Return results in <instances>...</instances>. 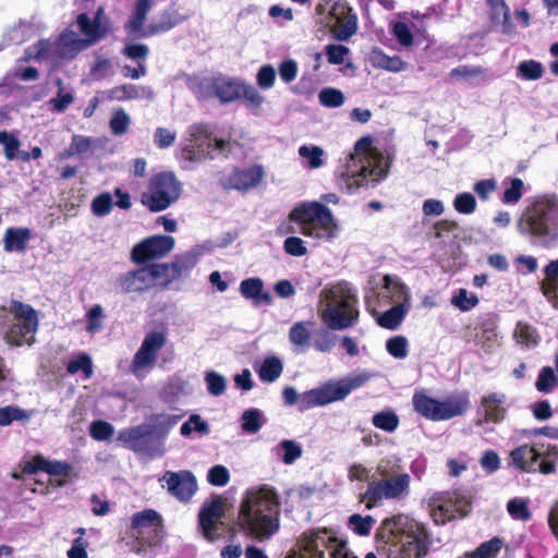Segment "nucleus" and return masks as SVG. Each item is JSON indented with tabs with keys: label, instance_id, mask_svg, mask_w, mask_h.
Returning a JSON list of instances; mask_svg holds the SVG:
<instances>
[{
	"label": "nucleus",
	"instance_id": "obj_42",
	"mask_svg": "<svg viewBox=\"0 0 558 558\" xmlns=\"http://www.w3.org/2000/svg\"><path fill=\"white\" fill-rule=\"evenodd\" d=\"M489 15L493 23H500L502 26V33L510 34L513 29V25L510 21L511 13L510 9L505 0H489Z\"/></svg>",
	"mask_w": 558,
	"mask_h": 558
},
{
	"label": "nucleus",
	"instance_id": "obj_54",
	"mask_svg": "<svg viewBox=\"0 0 558 558\" xmlns=\"http://www.w3.org/2000/svg\"><path fill=\"white\" fill-rule=\"evenodd\" d=\"M264 422L262 420V413L258 409L252 408L243 412L242 414V429L247 434L257 433Z\"/></svg>",
	"mask_w": 558,
	"mask_h": 558
},
{
	"label": "nucleus",
	"instance_id": "obj_7",
	"mask_svg": "<svg viewBox=\"0 0 558 558\" xmlns=\"http://www.w3.org/2000/svg\"><path fill=\"white\" fill-rule=\"evenodd\" d=\"M325 550L329 551L330 558H351L347 542L340 541L328 529L304 532L300 539V550L290 553L288 558H324Z\"/></svg>",
	"mask_w": 558,
	"mask_h": 558
},
{
	"label": "nucleus",
	"instance_id": "obj_41",
	"mask_svg": "<svg viewBox=\"0 0 558 558\" xmlns=\"http://www.w3.org/2000/svg\"><path fill=\"white\" fill-rule=\"evenodd\" d=\"M409 308L407 304H395L377 317V324L383 328L395 330L403 322Z\"/></svg>",
	"mask_w": 558,
	"mask_h": 558
},
{
	"label": "nucleus",
	"instance_id": "obj_62",
	"mask_svg": "<svg viewBox=\"0 0 558 558\" xmlns=\"http://www.w3.org/2000/svg\"><path fill=\"white\" fill-rule=\"evenodd\" d=\"M510 187L504 191L501 201L504 204H517L523 195L524 183L520 178H510Z\"/></svg>",
	"mask_w": 558,
	"mask_h": 558
},
{
	"label": "nucleus",
	"instance_id": "obj_56",
	"mask_svg": "<svg viewBox=\"0 0 558 558\" xmlns=\"http://www.w3.org/2000/svg\"><path fill=\"white\" fill-rule=\"evenodd\" d=\"M408 339L402 335L393 336L386 341V350L395 359H405L408 356Z\"/></svg>",
	"mask_w": 558,
	"mask_h": 558
},
{
	"label": "nucleus",
	"instance_id": "obj_5",
	"mask_svg": "<svg viewBox=\"0 0 558 558\" xmlns=\"http://www.w3.org/2000/svg\"><path fill=\"white\" fill-rule=\"evenodd\" d=\"M289 220L301 226L300 232L314 239H331L336 235L337 223L332 211L319 202H308L294 207Z\"/></svg>",
	"mask_w": 558,
	"mask_h": 558
},
{
	"label": "nucleus",
	"instance_id": "obj_13",
	"mask_svg": "<svg viewBox=\"0 0 558 558\" xmlns=\"http://www.w3.org/2000/svg\"><path fill=\"white\" fill-rule=\"evenodd\" d=\"M155 429L154 425L140 424L121 430L118 440L137 454L155 458L163 453V440L154 435Z\"/></svg>",
	"mask_w": 558,
	"mask_h": 558
},
{
	"label": "nucleus",
	"instance_id": "obj_22",
	"mask_svg": "<svg viewBox=\"0 0 558 558\" xmlns=\"http://www.w3.org/2000/svg\"><path fill=\"white\" fill-rule=\"evenodd\" d=\"M167 336L162 331H151L147 333L141 348L135 353L132 366L143 368L155 363L159 351L165 347Z\"/></svg>",
	"mask_w": 558,
	"mask_h": 558
},
{
	"label": "nucleus",
	"instance_id": "obj_59",
	"mask_svg": "<svg viewBox=\"0 0 558 558\" xmlns=\"http://www.w3.org/2000/svg\"><path fill=\"white\" fill-rule=\"evenodd\" d=\"M514 336L519 343L526 347L536 345L538 343V336L535 328L526 323L519 322L517 324Z\"/></svg>",
	"mask_w": 558,
	"mask_h": 558
},
{
	"label": "nucleus",
	"instance_id": "obj_19",
	"mask_svg": "<svg viewBox=\"0 0 558 558\" xmlns=\"http://www.w3.org/2000/svg\"><path fill=\"white\" fill-rule=\"evenodd\" d=\"M160 482H166L167 490L172 497L185 504L191 501L198 489L197 480L189 470L167 471Z\"/></svg>",
	"mask_w": 558,
	"mask_h": 558
},
{
	"label": "nucleus",
	"instance_id": "obj_60",
	"mask_svg": "<svg viewBox=\"0 0 558 558\" xmlns=\"http://www.w3.org/2000/svg\"><path fill=\"white\" fill-rule=\"evenodd\" d=\"M476 199L473 194L463 192L453 199L454 209L462 215H471L476 210Z\"/></svg>",
	"mask_w": 558,
	"mask_h": 558
},
{
	"label": "nucleus",
	"instance_id": "obj_50",
	"mask_svg": "<svg viewBox=\"0 0 558 558\" xmlns=\"http://www.w3.org/2000/svg\"><path fill=\"white\" fill-rule=\"evenodd\" d=\"M31 412L19 407L7 405L0 408V426H8L13 422H27L31 418Z\"/></svg>",
	"mask_w": 558,
	"mask_h": 558
},
{
	"label": "nucleus",
	"instance_id": "obj_8",
	"mask_svg": "<svg viewBox=\"0 0 558 558\" xmlns=\"http://www.w3.org/2000/svg\"><path fill=\"white\" fill-rule=\"evenodd\" d=\"M182 183L170 171L154 174L147 184V191L141 194V203L150 213H159L169 208L181 196Z\"/></svg>",
	"mask_w": 558,
	"mask_h": 558
},
{
	"label": "nucleus",
	"instance_id": "obj_45",
	"mask_svg": "<svg viewBox=\"0 0 558 558\" xmlns=\"http://www.w3.org/2000/svg\"><path fill=\"white\" fill-rule=\"evenodd\" d=\"M538 449L541 453V473L544 475L555 473L558 461V446L549 444L544 448V445H541Z\"/></svg>",
	"mask_w": 558,
	"mask_h": 558
},
{
	"label": "nucleus",
	"instance_id": "obj_15",
	"mask_svg": "<svg viewBox=\"0 0 558 558\" xmlns=\"http://www.w3.org/2000/svg\"><path fill=\"white\" fill-rule=\"evenodd\" d=\"M225 504L220 496L205 500L198 512V531L207 542L218 541L222 536Z\"/></svg>",
	"mask_w": 558,
	"mask_h": 558
},
{
	"label": "nucleus",
	"instance_id": "obj_26",
	"mask_svg": "<svg viewBox=\"0 0 558 558\" xmlns=\"http://www.w3.org/2000/svg\"><path fill=\"white\" fill-rule=\"evenodd\" d=\"M464 339L468 343L474 342L485 352H489L497 340L496 325L493 320L487 319L474 328L468 327Z\"/></svg>",
	"mask_w": 558,
	"mask_h": 558
},
{
	"label": "nucleus",
	"instance_id": "obj_30",
	"mask_svg": "<svg viewBox=\"0 0 558 558\" xmlns=\"http://www.w3.org/2000/svg\"><path fill=\"white\" fill-rule=\"evenodd\" d=\"M544 279L539 282L543 295L558 310V259L550 260L543 269Z\"/></svg>",
	"mask_w": 558,
	"mask_h": 558
},
{
	"label": "nucleus",
	"instance_id": "obj_27",
	"mask_svg": "<svg viewBox=\"0 0 558 558\" xmlns=\"http://www.w3.org/2000/svg\"><path fill=\"white\" fill-rule=\"evenodd\" d=\"M386 303L407 304L410 306V292L408 287L398 278L385 275L383 278V292L379 294Z\"/></svg>",
	"mask_w": 558,
	"mask_h": 558
},
{
	"label": "nucleus",
	"instance_id": "obj_6",
	"mask_svg": "<svg viewBox=\"0 0 558 558\" xmlns=\"http://www.w3.org/2000/svg\"><path fill=\"white\" fill-rule=\"evenodd\" d=\"M371 375L363 372L351 374L337 381H328L319 388L311 389L301 395V410L326 405L345 399L353 390L363 387Z\"/></svg>",
	"mask_w": 558,
	"mask_h": 558
},
{
	"label": "nucleus",
	"instance_id": "obj_52",
	"mask_svg": "<svg viewBox=\"0 0 558 558\" xmlns=\"http://www.w3.org/2000/svg\"><path fill=\"white\" fill-rule=\"evenodd\" d=\"M80 371L83 372L85 378H90L93 376V362L92 357L87 353H80L66 365V372L69 374L74 375Z\"/></svg>",
	"mask_w": 558,
	"mask_h": 558
},
{
	"label": "nucleus",
	"instance_id": "obj_55",
	"mask_svg": "<svg viewBox=\"0 0 558 558\" xmlns=\"http://www.w3.org/2000/svg\"><path fill=\"white\" fill-rule=\"evenodd\" d=\"M319 102L327 108H338L344 104V95L340 89L325 87L318 94Z\"/></svg>",
	"mask_w": 558,
	"mask_h": 558
},
{
	"label": "nucleus",
	"instance_id": "obj_61",
	"mask_svg": "<svg viewBox=\"0 0 558 558\" xmlns=\"http://www.w3.org/2000/svg\"><path fill=\"white\" fill-rule=\"evenodd\" d=\"M278 447L283 450L282 462L284 464H292L302 457V447L294 440L283 439Z\"/></svg>",
	"mask_w": 558,
	"mask_h": 558
},
{
	"label": "nucleus",
	"instance_id": "obj_17",
	"mask_svg": "<svg viewBox=\"0 0 558 558\" xmlns=\"http://www.w3.org/2000/svg\"><path fill=\"white\" fill-rule=\"evenodd\" d=\"M216 97L221 104H229L244 98L256 107H259L264 100L254 86L235 78H226L222 75H218L216 78Z\"/></svg>",
	"mask_w": 558,
	"mask_h": 558
},
{
	"label": "nucleus",
	"instance_id": "obj_29",
	"mask_svg": "<svg viewBox=\"0 0 558 558\" xmlns=\"http://www.w3.org/2000/svg\"><path fill=\"white\" fill-rule=\"evenodd\" d=\"M38 323L16 322L11 324L4 332V340L10 345L21 347L24 343L32 345L35 341L34 333Z\"/></svg>",
	"mask_w": 558,
	"mask_h": 558
},
{
	"label": "nucleus",
	"instance_id": "obj_37",
	"mask_svg": "<svg viewBox=\"0 0 558 558\" xmlns=\"http://www.w3.org/2000/svg\"><path fill=\"white\" fill-rule=\"evenodd\" d=\"M315 323L312 320H302L294 323L289 329V340L301 352H305L311 347L312 328Z\"/></svg>",
	"mask_w": 558,
	"mask_h": 558
},
{
	"label": "nucleus",
	"instance_id": "obj_48",
	"mask_svg": "<svg viewBox=\"0 0 558 558\" xmlns=\"http://www.w3.org/2000/svg\"><path fill=\"white\" fill-rule=\"evenodd\" d=\"M9 312L17 322L38 323L37 312L28 304L17 300H12L9 305Z\"/></svg>",
	"mask_w": 558,
	"mask_h": 558
},
{
	"label": "nucleus",
	"instance_id": "obj_1",
	"mask_svg": "<svg viewBox=\"0 0 558 558\" xmlns=\"http://www.w3.org/2000/svg\"><path fill=\"white\" fill-rule=\"evenodd\" d=\"M376 550L386 558H424L428 534L424 525L404 515L385 519L376 533Z\"/></svg>",
	"mask_w": 558,
	"mask_h": 558
},
{
	"label": "nucleus",
	"instance_id": "obj_10",
	"mask_svg": "<svg viewBox=\"0 0 558 558\" xmlns=\"http://www.w3.org/2000/svg\"><path fill=\"white\" fill-rule=\"evenodd\" d=\"M412 403L414 410L423 417L430 421H447L454 416L464 414L471 407L468 391L452 397L446 401H439L425 392L416 391L413 395Z\"/></svg>",
	"mask_w": 558,
	"mask_h": 558
},
{
	"label": "nucleus",
	"instance_id": "obj_47",
	"mask_svg": "<svg viewBox=\"0 0 558 558\" xmlns=\"http://www.w3.org/2000/svg\"><path fill=\"white\" fill-rule=\"evenodd\" d=\"M372 423L376 428L393 433L400 423L399 416L392 410L380 411L373 415Z\"/></svg>",
	"mask_w": 558,
	"mask_h": 558
},
{
	"label": "nucleus",
	"instance_id": "obj_39",
	"mask_svg": "<svg viewBox=\"0 0 558 558\" xmlns=\"http://www.w3.org/2000/svg\"><path fill=\"white\" fill-rule=\"evenodd\" d=\"M32 238V231L28 228H13L5 230L3 242L7 252H24L27 242Z\"/></svg>",
	"mask_w": 558,
	"mask_h": 558
},
{
	"label": "nucleus",
	"instance_id": "obj_33",
	"mask_svg": "<svg viewBox=\"0 0 558 558\" xmlns=\"http://www.w3.org/2000/svg\"><path fill=\"white\" fill-rule=\"evenodd\" d=\"M185 19V16L181 15L175 10H166L160 14L158 21L151 23L145 28V32H143L142 37L148 38L160 33H166L183 23Z\"/></svg>",
	"mask_w": 558,
	"mask_h": 558
},
{
	"label": "nucleus",
	"instance_id": "obj_34",
	"mask_svg": "<svg viewBox=\"0 0 558 558\" xmlns=\"http://www.w3.org/2000/svg\"><path fill=\"white\" fill-rule=\"evenodd\" d=\"M59 40L40 39L28 48L26 59H33L35 61L49 60L56 63L62 60L59 56Z\"/></svg>",
	"mask_w": 558,
	"mask_h": 558
},
{
	"label": "nucleus",
	"instance_id": "obj_64",
	"mask_svg": "<svg viewBox=\"0 0 558 558\" xmlns=\"http://www.w3.org/2000/svg\"><path fill=\"white\" fill-rule=\"evenodd\" d=\"M504 542L500 537L495 536L486 541L475 549L481 558H496L501 550Z\"/></svg>",
	"mask_w": 558,
	"mask_h": 558
},
{
	"label": "nucleus",
	"instance_id": "obj_12",
	"mask_svg": "<svg viewBox=\"0 0 558 558\" xmlns=\"http://www.w3.org/2000/svg\"><path fill=\"white\" fill-rule=\"evenodd\" d=\"M198 262L197 254L187 251L175 255L171 263L150 264L146 266L151 278V288L158 287L160 290L168 289L169 286L183 276H187Z\"/></svg>",
	"mask_w": 558,
	"mask_h": 558
},
{
	"label": "nucleus",
	"instance_id": "obj_18",
	"mask_svg": "<svg viewBox=\"0 0 558 558\" xmlns=\"http://www.w3.org/2000/svg\"><path fill=\"white\" fill-rule=\"evenodd\" d=\"M175 241L171 235H151L136 245L131 251V258L137 265H144L150 260L166 256L174 247Z\"/></svg>",
	"mask_w": 558,
	"mask_h": 558
},
{
	"label": "nucleus",
	"instance_id": "obj_44",
	"mask_svg": "<svg viewBox=\"0 0 558 558\" xmlns=\"http://www.w3.org/2000/svg\"><path fill=\"white\" fill-rule=\"evenodd\" d=\"M0 145L3 147V155L7 160L12 161L20 159L21 160V140L11 132L5 130L0 131Z\"/></svg>",
	"mask_w": 558,
	"mask_h": 558
},
{
	"label": "nucleus",
	"instance_id": "obj_20",
	"mask_svg": "<svg viewBox=\"0 0 558 558\" xmlns=\"http://www.w3.org/2000/svg\"><path fill=\"white\" fill-rule=\"evenodd\" d=\"M509 407L508 397L504 392L494 391L482 396L478 407V414L482 415V418L478 424L501 423L507 416Z\"/></svg>",
	"mask_w": 558,
	"mask_h": 558
},
{
	"label": "nucleus",
	"instance_id": "obj_14",
	"mask_svg": "<svg viewBox=\"0 0 558 558\" xmlns=\"http://www.w3.org/2000/svg\"><path fill=\"white\" fill-rule=\"evenodd\" d=\"M187 144L181 149L183 160L201 162L214 158V134L205 123L192 124L187 130Z\"/></svg>",
	"mask_w": 558,
	"mask_h": 558
},
{
	"label": "nucleus",
	"instance_id": "obj_23",
	"mask_svg": "<svg viewBox=\"0 0 558 558\" xmlns=\"http://www.w3.org/2000/svg\"><path fill=\"white\" fill-rule=\"evenodd\" d=\"M264 178V168L260 165H254L248 168H234L233 171L223 181L226 190L247 191L260 184Z\"/></svg>",
	"mask_w": 558,
	"mask_h": 558
},
{
	"label": "nucleus",
	"instance_id": "obj_38",
	"mask_svg": "<svg viewBox=\"0 0 558 558\" xmlns=\"http://www.w3.org/2000/svg\"><path fill=\"white\" fill-rule=\"evenodd\" d=\"M59 56L63 60L74 59L81 51L88 48L90 45L85 38H80L75 34H61L59 37Z\"/></svg>",
	"mask_w": 558,
	"mask_h": 558
},
{
	"label": "nucleus",
	"instance_id": "obj_16",
	"mask_svg": "<svg viewBox=\"0 0 558 558\" xmlns=\"http://www.w3.org/2000/svg\"><path fill=\"white\" fill-rule=\"evenodd\" d=\"M527 225L532 235L554 240L558 230V209L549 202H537L527 217Z\"/></svg>",
	"mask_w": 558,
	"mask_h": 558
},
{
	"label": "nucleus",
	"instance_id": "obj_3",
	"mask_svg": "<svg viewBox=\"0 0 558 558\" xmlns=\"http://www.w3.org/2000/svg\"><path fill=\"white\" fill-rule=\"evenodd\" d=\"M351 160L354 166L360 165L359 169L352 172H342L337 178L338 186L349 194L367 185L369 181L378 183L388 174V165L384 166L381 157L372 150V140L367 136L361 137L355 143Z\"/></svg>",
	"mask_w": 558,
	"mask_h": 558
},
{
	"label": "nucleus",
	"instance_id": "obj_53",
	"mask_svg": "<svg viewBox=\"0 0 558 558\" xmlns=\"http://www.w3.org/2000/svg\"><path fill=\"white\" fill-rule=\"evenodd\" d=\"M544 74L541 62L536 60H525L518 65V76L527 81L539 80Z\"/></svg>",
	"mask_w": 558,
	"mask_h": 558
},
{
	"label": "nucleus",
	"instance_id": "obj_25",
	"mask_svg": "<svg viewBox=\"0 0 558 558\" xmlns=\"http://www.w3.org/2000/svg\"><path fill=\"white\" fill-rule=\"evenodd\" d=\"M131 527L136 530L138 534H142V531L146 527H153L154 536L146 544L148 546H156L161 538L163 520L158 511L149 508L135 512L132 515Z\"/></svg>",
	"mask_w": 558,
	"mask_h": 558
},
{
	"label": "nucleus",
	"instance_id": "obj_57",
	"mask_svg": "<svg viewBox=\"0 0 558 558\" xmlns=\"http://www.w3.org/2000/svg\"><path fill=\"white\" fill-rule=\"evenodd\" d=\"M507 511L514 520L529 521L532 517L527 501L523 498H513L509 500L507 504Z\"/></svg>",
	"mask_w": 558,
	"mask_h": 558
},
{
	"label": "nucleus",
	"instance_id": "obj_31",
	"mask_svg": "<svg viewBox=\"0 0 558 558\" xmlns=\"http://www.w3.org/2000/svg\"><path fill=\"white\" fill-rule=\"evenodd\" d=\"M239 289L244 299L252 300L256 305H270L272 303L271 294L264 290V281L259 277L242 280Z\"/></svg>",
	"mask_w": 558,
	"mask_h": 558
},
{
	"label": "nucleus",
	"instance_id": "obj_24",
	"mask_svg": "<svg viewBox=\"0 0 558 558\" xmlns=\"http://www.w3.org/2000/svg\"><path fill=\"white\" fill-rule=\"evenodd\" d=\"M116 286L122 294L144 293L151 289V278L146 266L120 275Z\"/></svg>",
	"mask_w": 558,
	"mask_h": 558
},
{
	"label": "nucleus",
	"instance_id": "obj_36",
	"mask_svg": "<svg viewBox=\"0 0 558 558\" xmlns=\"http://www.w3.org/2000/svg\"><path fill=\"white\" fill-rule=\"evenodd\" d=\"M76 24L81 33L85 36V40H88L90 46L105 38L109 32L108 25H98L87 13L78 14Z\"/></svg>",
	"mask_w": 558,
	"mask_h": 558
},
{
	"label": "nucleus",
	"instance_id": "obj_46",
	"mask_svg": "<svg viewBox=\"0 0 558 558\" xmlns=\"http://www.w3.org/2000/svg\"><path fill=\"white\" fill-rule=\"evenodd\" d=\"M283 371V364L277 356H268L264 360L258 375L263 381L274 383L277 380Z\"/></svg>",
	"mask_w": 558,
	"mask_h": 558
},
{
	"label": "nucleus",
	"instance_id": "obj_21",
	"mask_svg": "<svg viewBox=\"0 0 558 558\" xmlns=\"http://www.w3.org/2000/svg\"><path fill=\"white\" fill-rule=\"evenodd\" d=\"M509 466L522 473H541V453L538 444L521 445L509 453Z\"/></svg>",
	"mask_w": 558,
	"mask_h": 558
},
{
	"label": "nucleus",
	"instance_id": "obj_35",
	"mask_svg": "<svg viewBox=\"0 0 558 558\" xmlns=\"http://www.w3.org/2000/svg\"><path fill=\"white\" fill-rule=\"evenodd\" d=\"M439 510L447 520H452L457 515L464 518L471 512L472 502L464 496L452 494L439 506Z\"/></svg>",
	"mask_w": 558,
	"mask_h": 558
},
{
	"label": "nucleus",
	"instance_id": "obj_28",
	"mask_svg": "<svg viewBox=\"0 0 558 558\" xmlns=\"http://www.w3.org/2000/svg\"><path fill=\"white\" fill-rule=\"evenodd\" d=\"M155 94L151 87L135 85L131 83L114 86L107 90V98L110 100L128 101L135 99L151 100Z\"/></svg>",
	"mask_w": 558,
	"mask_h": 558
},
{
	"label": "nucleus",
	"instance_id": "obj_9",
	"mask_svg": "<svg viewBox=\"0 0 558 558\" xmlns=\"http://www.w3.org/2000/svg\"><path fill=\"white\" fill-rule=\"evenodd\" d=\"M328 1H320L315 12L320 16V24L329 28L332 37L339 41L349 40L357 31V16L347 1L335 0L329 9Z\"/></svg>",
	"mask_w": 558,
	"mask_h": 558
},
{
	"label": "nucleus",
	"instance_id": "obj_49",
	"mask_svg": "<svg viewBox=\"0 0 558 558\" xmlns=\"http://www.w3.org/2000/svg\"><path fill=\"white\" fill-rule=\"evenodd\" d=\"M558 385V377L551 366H544L537 376L535 388L538 392L550 393Z\"/></svg>",
	"mask_w": 558,
	"mask_h": 558
},
{
	"label": "nucleus",
	"instance_id": "obj_4",
	"mask_svg": "<svg viewBox=\"0 0 558 558\" xmlns=\"http://www.w3.org/2000/svg\"><path fill=\"white\" fill-rule=\"evenodd\" d=\"M323 295L326 303L319 315L330 330H343L357 322V298L350 289L339 283L323 290Z\"/></svg>",
	"mask_w": 558,
	"mask_h": 558
},
{
	"label": "nucleus",
	"instance_id": "obj_63",
	"mask_svg": "<svg viewBox=\"0 0 558 558\" xmlns=\"http://www.w3.org/2000/svg\"><path fill=\"white\" fill-rule=\"evenodd\" d=\"M114 434L113 426L102 420H96L92 422L89 426V435L92 438L98 441H104L111 438Z\"/></svg>",
	"mask_w": 558,
	"mask_h": 558
},
{
	"label": "nucleus",
	"instance_id": "obj_32",
	"mask_svg": "<svg viewBox=\"0 0 558 558\" xmlns=\"http://www.w3.org/2000/svg\"><path fill=\"white\" fill-rule=\"evenodd\" d=\"M150 9L151 0H136L132 15L124 25V28L129 35L143 38L142 34L145 32L144 24Z\"/></svg>",
	"mask_w": 558,
	"mask_h": 558
},
{
	"label": "nucleus",
	"instance_id": "obj_40",
	"mask_svg": "<svg viewBox=\"0 0 558 558\" xmlns=\"http://www.w3.org/2000/svg\"><path fill=\"white\" fill-rule=\"evenodd\" d=\"M369 60L374 68L390 72H401L407 68V63L399 56H388L379 48L372 50Z\"/></svg>",
	"mask_w": 558,
	"mask_h": 558
},
{
	"label": "nucleus",
	"instance_id": "obj_51",
	"mask_svg": "<svg viewBox=\"0 0 558 558\" xmlns=\"http://www.w3.org/2000/svg\"><path fill=\"white\" fill-rule=\"evenodd\" d=\"M374 523L375 520L372 515L362 517L359 513H354L348 519L349 529L360 536H368Z\"/></svg>",
	"mask_w": 558,
	"mask_h": 558
},
{
	"label": "nucleus",
	"instance_id": "obj_2",
	"mask_svg": "<svg viewBox=\"0 0 558 558\" xmlns=\"http://www.w3.org/2000/svg\"><path fill=\"white\" fill-rule=\"evenodd\" d=\"M279 517L280 500L277 493L260 488L250 493L241 502L236 525L245 536L263 542L278 532Z\"/></svg>",
	"mask_w": 558,
	"mask_h": 558
},
{
	"label": "nucleus",
	"instance_id": "obj_11",
	"mask_svg": "<svg viewBox=\"0 0 558 558\" xmlns=\"http://www.w3.org/2000/svg\"><path fill=\"white\" fill-rule=\"evenodd\" d=\"M377 473L381 477L368 483L367 489L361 495V502L372 509L383 499H397L409 492L411 477L408 473L391 474L389 470L379 465Z\"/></svg>",
	"mask_w": 558,
	"mask_h": 558
},
{
	"label": "nucleus",
	"instance_id": "obj_43",
	"mask_svg": "<svg viewBox=\"0 0 558 558\" xmlns=\"http://www.w3.org/2000/svg\"><path fill=\"white\" fill-rule=\"evenodd\" d=\"M217 76H205L193 80L189 83V88L199 101H206L216 96Z\"/></svg>",
	"mask_w": 558,
	"mask_h": 558
},
{
	"label": "nucleus",
	"instance_id": "obj_58",
	"mask_svg": "<svg viewBox=\"0 0 558 558\" xmlns=\"http://www.w3.org/2000/svg\"><path fill=\"white\" fill-rule=\"evenodd\" d=\"M113 207L112 195L109 192L98 194L92 201V213L97 217H105L109 215Z\"/></svg>",
	"mask_w": 558,
	"mask_h": 558
}]
</instances>
